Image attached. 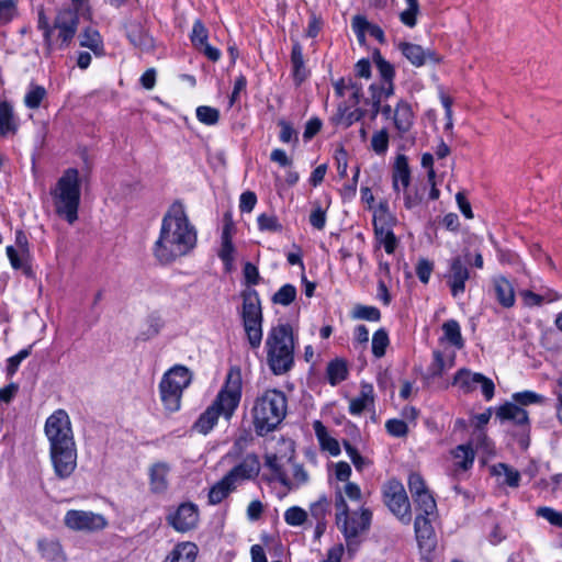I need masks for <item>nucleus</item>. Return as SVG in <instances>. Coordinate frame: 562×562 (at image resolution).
I'll return each mask as SVG.
<instances>
[{
  "label": "nucleus",
  "mask_w": 562,
  "mask_h": 562,
  "mask_svg": "<svg viewBox=\"0 0 562 562\" xmlns=\"http://www.w3.org/2000/svg\"><path fill=\"white\" fill-rule=\"evenodd\" d=\"M196 245V231L181 202L171 204L165 214L153 252L160 263H170L188 255Z\"/></svg>",
  "instance_id": "obj_1"
},
{
  "label": "nucleus",
  "mask_w": 562,
  "mask_h": 562,
  "mask_svg": "<svg viewBox=\"0 0 562 562\" xmlns=\"http://www.w3.org/2000/svg\"><path fill=\"white\" fill-rule=\"evenodd\" d=\"M241 397V375L239 370H229L226 382L213 403L200 415L193 429L207 435L217 424L220 416L226 420L234 415Z\"/></svg>",
  "instance_id": "obj_2"
},
{
  "label": "nucleus",
  "mask_w": 562,
  "mask_h": 562,
  "mask_svg": "<svg viewBox=\"0 0 562 562\" xmlns=\"http://www.w3.org/2000/svg\"><path fill=\"white\" fill-rule=\"evenodd\" d=\"M267 363L276 375L289 372L294 364V336L290 324L272 326L266 338Z\"/></svg>",
  "instance_id": "obj_3"
},
{
  "label": "nucleus",
  "mask_w": 562,
  "mask_h": 562,
  "mask_svg": "<svg viewBox=\"0 0 562 562\" xmlns=\"http://www.w3.org/2000/svg\"><path fill=\"white\" fill-rule=\"evenodd\" d=\"M55 212L69 224L78 218L80 203L79 172L75 168H68L50 190Z\"/></svg>",
  "instance_id": "obj_4"
},
{
  "label": "nucleus",
  "mask_w": 562,
  "mask_h": 562,
  "mask_svg": "<svg viewBox=\"0 0 562 562\" xmlns=\"http://www.w3.org/2000/svg\"><path fill=\"white\" fill-rule=\"evenodd\" d=\"M286 414V397L278 390H268L257 397L254 408V425L259 436L276 429Z\"/></svg>",
  "instance_id": "obj_5"
},
{
  "label": "nucleus",
  "mask_w": 562,
  "mask_h": 562,
  "mask_svg": "<svg viewBox=\"0 0 562 562\" xmlns=\"http://www.w3.org/2000/svg\"><path fill=\"white\" fill-rule=\"evenodd\" d=\"M192 381L190 370L184 366H175L162 376L159 384L160 400L164 407L169 413L179 411L183 390Z\"/></svg>",
  "instance_id": "obj_6"
},
{
  "label": "nucleus",
  "mask_w": 562,
  "mask_h": 562,
  "mask_svg": "<svg viewBox=\"0 0 562 562\" xmlns=\"http://www.w3.org/2000/svg\"><path fill=\"white\" fill-rule=\"evenodd\" d=\"M243 304L240 316L249 347L259 349L262 341V310L257 291L245 290L241 293Z\"/></svg>",
  "instance_id": "obj_7"
},
{
  "label": "nucleus",
  "mask_w": 562,
  "mask_h": 562,
  "mask_svg": "<svg viewBox=\"0 0 562 562\" xmlns=\"http://www.w3.org/2000/svg\"><path fill=\"white\" fill-rule=\"evenodd\" d=\"M44 431L49 442V449L76 443L70 418L64 409L55 411L46 419Z\"/></svg>",
  "instance_id": "obj_8"
},
{
  "label": "nucleus",
  "mask_w": 562,
  "mask_h": 562,
  "mask_svg": "<svg viewBox=\"0 0 562 562\" xmlns=\"http://www.w3.org/2000/svg\"><path fill=\"white\" fill-rule=\"evenodd\" d=\"M75 9L66 8L58 11L55 21L53 31L57 30V41L60 42L58 45L59 48L68 46V44L72 41L77 33L78 29V14L88 10L86 7L87 0H71Z\"/></svg>",
  "instance_id": "obj_9"
},
{
  "label": "nucleus",
  "mask_w": 562,
  "mask_h": 562,
  "mask_svg": "<svg viewBox=\"0 0 562 562\" xmlns=\"http://www.w3.org/2000/svg\"><path fill=\"white\" fill-rule=\"evenodd\" d=\"M384 502L389 509L403 522L411 521V504L403 484L396 480H390L383 491Z\"/></svg>",
  "instance_id": "obj_10"
},
{
  "label": "nucleus",
  "mask_w": 562,
  "mask_h": 562,
  "mask_svg": "<svg viewBox=\"0 0 562 562\" xmlns=\"http://www.w3.org/2000/svg\"><path fill=\"white\" fill-rule=\"evenodd\" d=\"M437 517V513L435 515H426L423 512H419L415 518L414 529L416 535V540L418 543V548L423 559L429 561L430 555L436 549L437 538L431 525V521Z\"/></svg>",
  "instance_id": "obj_11"
},
{
  "label": "nucleus",
  "mask_w": 562,
  "mask_h": 562,
  "mask_svg": "<svg viewBox=\"0 0 562 562\" xmlns=\"http://www.w3.org/2000/svg\"><path fill=\"white\" fill-rule=\"evenodd\" d=\"M470 260V252L464 251V256H457L450 260L449 270L445 279L451 290L452 296L457 297L465 291V282L470 279V271L467 262Z\"/></svg>",
  "instance_id": "obj_12"
},
{
  "label": "nucleus",
  "mask_w": 562,
  "mask_h": 562,
  "mask_svg": "<svg viewBox=\"0 0 562 562\" xmlns=\"http://www.w3.org/2000/svg\"><path fill=\"white\" fill-rule=\"evenodd\" d=\"M49 457L54 472L58 479H68L75 472L77 468L76 443L49 449Z\"/></svg>",
  "instance_id": "obj_13"
},
{
  "label": "nucleus",
  "mask_w": 562,
  "mask_h": 562,
  "mask_svg": "<svg viewBox=\"0 0 562 562\" xmlns=\"http://www.w3.org/2000/svg\"><path fill=\"white\" fill-rule=\"evenodd\" d=\"M64 524L76 531H98L106 526V520L100 514L71 509L66 513Z\"/></svg>",
  "instance_id": "obj_14"
},
{
  "label": "nucleus",
  "mask_w": 562,
  "mask_h": 562,
  "mask_svg": "<svg viewBox=\"0 0 562 562\" xmlns=\"http://www.w3.org/2000/svg\"><path fill=\"white\" fill-rule=\"evenodd\" d=\"M372 514L369 509L362 508L360 514L353 513V515L341 521L340 527H338L346 538L348 552L352 554L356 550L353 544H357L355 541L356 538L369 529L371 522Z\"/></svg>",
  "instance_id": "obj_15"
},
{
  "label": "nucleus",
  "mask_w": 562,
  "mask_h": 562,
  "mask_svg": "<svg viewBox=\"0 0 562 562\" xmlns=\"http://www.w3.org/2000/svg\"><path fill=\"white\" fill-rule=\"evenodd\" d=\"M453 384L459 385L465 393L472 392L480 385L487 401L494 396L495 385L493 381L481 373H472L467 369H461L457 372Z\"/></svg>",
  "instance_id": "obj_16"
},
{
  "label": "nucleus",
  "mask_w": 562,
  "mask_h": 562,
  "mask_svg": "<svg viewBox=\"0 0 562 562\" xmlns=\"http://www.w3.org/2000/svg\"><path fill=\"white\" fill-rule=\"evenodd\" d=\"M408 488L416 504L417 510L426 515H435L436 501L427 490L423 477L418 473H412L408 477Z\"/></svg>",
  "instance_id": "obj_17"
},
{
  "label": "nucleus",
  "mask_w": 562,
  "mask_h": 562,
  "mask_svg": "<svg viewBox=\"0 0 562 562\" xmlns=\"http://www.w3.org/2000/svg\"><path fill=\"white\" fill-rule=\"evenodd\" d=\"M260 472V462L256 454H247L243 461L234 467L226 475V481H229L236 488L243 482L255 479Z\"/></svg>",
  "instance_id": "obj_18"
},
{
  "label": "nucleus",
  "mask_w": 562,
  "mask_h": 562,
  "mask_svg": "<svg viewBox=\"0 0 562 562\" xmlns=\"http://www.w3.org/2000/svg\"><path fill=\"white\" fill-rule=\"evenodd\" d=\"M169 524L180 532L189 531L196 527L199 521V509L193 503L181 504L175 514L168 517Z\"/></svg>",
  "instance_id": "obj_19"
},
{
  "label": "nucleus",
  "mask_w": 562,
  "mask_h": 562,
  "mask_svg": "<svg viewBox=\"0 0 562 562\" xmlns=\"http://www.w3.org/2000/svg\"><path fill=\"white\" fill-rule=\"evenodd\" d=\"M398 48L415 67H420L428 60L432 63H440L441 60V58L435 52L429 49L426 50L417 44L401 43Z\"/></svg>",
  "instance_id": "obj_20"
},
{
  "label": "nucleus",
  "mask_w": 562,
  "mask_h": 562,
  "mask_svg": "<svg viewBox=\"0 0 562 562\" xmlns=\"http://www.w3.org/2000/svg\"><path fill=\"white\" fill-rule=\"evenodd\" d=\"M496 417L502 422H513L515 425L522 426L526 430L529 425V417L526 409L514 402H507L496 411Z\"/></svg>",
  "instance_id": "obj_21"
},
{
  "label": "nucleus",
  "mask_w": 562,
  "mask_h": 562,
  "mask_svg": "<svg viewBox=\"0 0 562 562\" xmlns=\"http://www.w3.org/2000/svg\"><path fill=\"white\" fill-rule=\"evenodd\" d=\"M493 293L496 301L505 308L515 304V290L509 280L498 276L493 279Z\"/></svg>",
  "instance_id": "obj_22"
},
{
  "label": "nucleus",
  "mask_w": 562,
  "mask_h": 562,
  "mask_svg": "<svg viewBox=\"0 0 562 562\" xmlns=\"http://www.w3.org/2000/svg\"><path fill=\"white\" fill-rule=\"evenodd\" d=\"M393 189L395 192H400L401 187L406 190L411 182V170L408 167V160L405 155H398L395 159L393 173Z\"/></svg>",
  "instance_id": "obj_23"
},
{
  "label": "nucleus",
  "mask_w": 562,
  "mask_h": 562,
  "mask_svg": "<svg viewBox=\"0 0 562 562\" xmlns=\"http://www.w3.org/2000/svg\"><path fill=\"white\" fill-rule=\"evenodd\" d=\"M170 467L165 462H157L149 469V484L154 493H162L168 487V473Z\"/></svg>",
  "instance_id": "obj_24"
},
{
  "label": "nucleus",
  "mask_w": 562,
  "mask_h": 562,
  "mask_svg": "<svg viewBox=\"0 0 562 562\" xmlns=\"http://www.w3.org/2000/svg\"><path fill=\"white\" fill-rule=\"evenodd\" d=\"M393 120L396 130L401 134L407 133L411 130L414 121V114L411 104L401 100L394 110Z\"/></svg>",
  "instance_id": "obj_25"
},
{
  "label": "nucleus",
  "mask_w": 562,
  "mask_h": 562,
  "mask_svg": "<svg viewBox=\"0 0 562 562\" xmlns=\"http://www.w3.org/2000/svg\"><path fill=\"white\" fill-rule=\"evenodd\" d=\"M374 403V392L373 386L371 384H362L360 389V394L350 400L349 402V412L352 415H359L364 409L372 406Z\"/></svg>",
  "instance_id": "obj_26"
},
{
  "label": "nucleus",
  "mask_w": 562,
  "mask_h": 562,
  "mask_svg": "<svg viewBox=\"0 0 562 562\" xmlns=\"http://www.w3.org/2000/svg\"><path fill=\"white\" fill-rule=\"evenodd\" d=\"M18 131V123L14 119L13 108L7 101H0V135L7 137L14 135Z\"/></svg>",
  "instance_id": "obj_27"
},
{
  "label": "nucleus",
  "mask_w": 562,
  "mask_h": 562,
  "mask_svg": "<svg viewBox=\"0 0 562 562\" xmlns=\"http://www.w3.org/2000/svg\"><path fill=\"white\" fill-rule=\"evenodd\" d=\"M198 548L192 542H182L177 544L167 555L165 562H194Z\"/></svg>",
  "instance_id": "obj_28"
},
{
  "label": "nucleus",
  "mask_w": 562,
  "mask_h": 562,
  "mask_svg": "<svg viewBox=\"0 0 562 562\" xmlns=\"http://www.w3.org/2000/svg\"><path fill=\"white\" fill-rule=\"evenodd\" d=\"M313 429L324 450H327L331 456H338L340 453L338 441L329 436L327 428L321 420H315L313 423Z\"/></svg>",
  "instance_id": "obj_29"
},
{
  "label": "nucleus",
  "mask_w": 562,
  "mask_h": 562,
  "mask_svg": "<svg viewBox=\"0 0 562 562\" xmlns=\"http://www.w3.org/2000/svg\"><path fill=\"white\" fill-rule=\"evenodd\" d=\"M291 63L294 80L296 85H301L306 79L308 72L304 65L302 46L297 41L292 46Z\"/></svg>",
  "instance_id": "obj_30"
},
{
  "label": "nucleus",
  "mask_w": 562,
  "mask_h": 562,
  "mask_svg": "<svg viewBox=\"0 0 562 562\" xmlns=\"http://www.w3.org/2000/svg\"><path fill=\"white\" fill-rule=\"evenodd\" d=\"M232 231L233 224L232 222H227L223 228L222 233V247L218 251V257L223 260L226 266H231L234 261V245L232 241Z\"/></svg>",
  "instance_id": "obj_31"
},
{
  "label": "nucleus",
  "mask_w": 562,
  "mask_h": 562,
  "mask_svg": "<svg viewBox=\"0 0 562 562\" xmlns=\"http://www.w3.org/2000/svg\"><path fill=\"white\" fill-rule=\"evenodd\" d=\"M443 338L458 349L463 348L464 340L461 335L460 325L454 319H449L442 324Z\"/></svg>",
  "instance_id": "obj_32"
},
{
  "label": "nucleus",
  "mask_w": 562,
  "mask_h": 562,
  "mask_svg": "<svg viewBox=\"0 0 562 562\" xmlns=\"http://www.w3.org/2000/svg\"><path fill=\"white\" fill-rule=\"evenodd\" d=\"M236 488L232 485L229 481H226L224 476L221 481L215 483L210 492H209V503L212 505L220 504L223 499H225L231 492Z\"/></svg>",
  "instance_id": "obj_33"
},
{
  "label": "nucleus",
  "mask_w": 562,
  "mask_h": 562,
  "mask_svg": "<svg viewBox=\"0 0 562 562\" xmlns=\"http://www.w3.org/2000/svg\"><path fill=\"white\" fill-rule=\"evenodd\" d=\"M38 549L41 551L42 557L49 561H59L64 558L61 546L56 540H40Z\"/></svg>",
  "instance_id": "obj_34"
},
{
  "label": "nucleus",
  "mask_w": 562,
  "mask_h": 562,
  "mask_svg": "<svg viewBox=\"0 0 562 562\" xmlns=\"http://www.w3.org/2000/svg\"><path fill=\"white\" fill-rule=\"evenodd\" d=\"M374 233L375 237L380 244L383 245L385 251L391 255L395 251L397 246V238L394 233L390 229L384 228L383 226H379L376 221H374Z\"/></svg>",
  "instance_id": "obj_35"
},
{
  "label": "nucleus",
  "mask_w": 562,
  "mask_h": 562,
  "mask_svg": "<svg viewBox=\"0 0 562 562\" xmlns=\"http://www.w3.org/2000/svg\"><path fill=\"white\" fill-rule=\"evenodd\" d=\"M5 252L13 269H22L25 274L31 273V256H21L20 249H16L14 246H8Z\"/></svg>",
  "instance_id": "obj_36"
},
{
  "label": "nucleus",
  "mask_w": 562,
  "mask_h": 562,
  "mask_svg": "<svg viewBox=\"0 0 562 562\" xmlns=\"http://www.w3.org/2000/svg\"><path fill=\"white\" fill-rule=\"evenodd\" d=\"M454 465L457 469L468 470L474 461L473 450L469 446H458L453 451Z\"/></svg>",
  "instance_id": "obj_37"
},
{
  "label": "nucleus",
  "mask_w": 562,
  "mask_h": 562,
  "mask_svg": "<svg viewBox=\"0 0 562 562\" xmlns=\"http://www.w3.org/2000/svg\"><path fill=\"white\" fill-rule=\"evenodd\" d=\"M347 373V366L341 360L330 361L327 366V376L331 385H336L344 381Z\"/></svg>",
  "instance_id": "obj_38"
},
{
  "label": "nucleus",
  "mask_w": 562,
  "mask_h": 562,
  "mask_svg": "<svg viewBox=\"0 0 562 562\" xmlns=\"http://www.w3.org/2000/svg\"><path fill=\"white\" fill-rule=\"evenodd\" d=\"M407 8L400 13L401 22L408 26L414 27L417 24V15L419 14L418 0H405Z\"/></svg>",
  "instance_id": "obj_39"
},
{
  "label": "nucleus",
  "mask_w": 562,
  "mask_h": 562,
  "mask_svg": "<svg viewBox=\"0 0 562 562\" xmlns=\"http://www.w3.org/2000/svg\"><path fill=\"white\" fill-rule=\"evenodd\" d=\"M128 38L131 43L142 49H148L153 46V40L146 33H144L137 25H133L128 30Z\"/></svg>",
  "instance_id": "obj_40"
},
{
  "label": "nucleus",
  "mask_w": 562,
  "mask_h": 562,
  "mask_svg": "<svg viewBox=\"0 0 562 562\" xmlns=\"http://www.w3.org/2000/svg\"><path fill=\"white\" fill-rule=\"evenodd\" d=\"M389 342L390 340L386 330L383 328L378 329L372 337V353L376 358L383 357Z\"/></svg>",
  "instance_id": "obj_41"
},
{
  "label": "nucleus",
  "mask_w": 562,
  "mask_h": 562,
  "mask_svg": "<svg viewBox=\"0 0 562 562\" xmlns=\"http://www.w3.org/2000/svg\"><path fill=\"white\" fill-rule=\"evenodd\" d=\"M513 402L518 406H527L530 404H542L544 397L533 391L517 392L512 395Z\"/></svg>",
  "instance_id": "obj_42"
},
{
  "label": "nucleus",
  "mask_w": 562,
  "mask_h": 562,
  "mask_svg": "<svg viewBox=\"0 0 562 562\" xmlns=\"http://www.w3.org/2000/svg\"><path fill=\"white\" fill-rule=\"evenodd\" d=\"M80 46L88 47L94 53H99L102 47L99 32L93 29H87L80 35Z\"/></svg>",
  "instance_id": "obj_43"
},
{
  "label": "nucleus",
  "mask_w": 562,
  "mask_h": 562,
  "mask_svg": "<svg viewBox=\"0 0 562 562\" xmlns=\"http://www.w3.org/2000/svg\"><path fill=\"white\" fill-rule=\"evenodd\" d=\"M266 465L278 476L282 485L291 487V482L283 472L280 458L277 454H267Z\"/></svg>",
  "instance_id": "obj_44"
},
{
  "label": "nucleus",
  "mask_w": 562,
  "mask_h": 562,
  "mask_svg": "<svg viewBox=\"0 0 562 562\" xmlns=\"http://www.w3.org/2000/svg\"><path fill=\"white\" fill-rule=\"evenodd\" d=\"M352 318L366 319L370 322H378L381 318L380 311L374 306L356 305L352 313Z\"/></svg>",
  "instance_id": "obj_45"
},
{
  "label": "nucleus",
  "mask_w": 562,
  "mask_h": 562,
  "mask_svg": "<svg viewBox=\"0 0 562 562\" xmlns=\"http://www.w3.org/2000/svg\"><path fill=\"white\" fill-rule=\"evenodd\" d=\"M296 297V289L292 284H284L273 295L272 301L276 304L286 306Z\"/></svg>",
  "instance_id": "obj_46"
},
{
  "label": "nucleus",
  "mask_w": 562,
  "mask_h": 562,
  "mask_svg": "<svg viewBox=\"0 0 562 562\" xmlns=\"http://www.w3.org/2000/svg\"><path fill=\"white\" fill-rule=\"evenodd\" d=\"M284 520L289 526H302L307 520V512L299 506H292L285 510Z\"/></svg>",
  "instance_id": "obj_47"
},
{
  "label": "nucleus",
  "mask_w": 562,
  "mask_h": 562,
  "mask_svg": "<svg viewBox=\"0 0 562 562\" xmlns=\"http://www.w3.org/2000/svg\"><path fill=\"white\" fill-rule=\"evenodd\" d=\"M372 23L364 15L357 14L351 20V27L357 35L359 43H364L366 34L369 32Z\"/></svg>",
  "instance_id": "obj_48"
},
{
  "label": "nucleus",
  "mask_w": 562,
  "mask_h": 562,
  "mask_svg": "<svg viewBox=\"0 0 562 562\" xmlns=\"http://www.w3.org/2000/svg\"><path fill=\"white\" fill-rule=\"evenodd\" d=\"M371 148L378 155H383L389 148V133L385 128L375 132L371 138Z\"/></svg>",
  "instance_id": "obj_49"
},
{
  "label": "nucleus",
  "mask_w": 562,
  "mask_h": 562,
  "mask_svg": "<svg viewBox=\"0 0 562 562\" xmlns=\"http://www.w3.org/2000/svg\"><path fill=\"white\" fill-rule=\"evenodd\" d=\"M196 117L203 124L214 125L218 122L220 112L215 108L201 105L196 109Z\"/></svg>",
  "instance_id": "obj_50"
},
{
  "label": "nucleus",
  "mask_w": 562,
  "mask_h": 562,
  "mask_svg": "<svg viewBox=\"0 0 562 562\" xmlns=\"http://www.w3.org/2000/svg\"><path fill=\"white\" fill-rule=\"evenodd\" d=\"M18 14L15 0H0V25L8 24Z\"/></svg>",
  "instance_id": "obj_51"
},
{
  "label": "nucleus",
  "mask_w": 562,
  "mask_h": 562,
  "mask_svg": "<svg viewBox=\"0 0 562 562\" xmlns=\"http://www.w3.org/2000/svg\"><path fill=\"white\" fill-rule=\"evenodd\" d=\"M209 32L204 24L196 20L192 27L191 41L192 44L199 49L207 43Z\"/></svg>",
  "instance_id": "obj_52"
},
{
  "label": "nucleus",
  "mask_w": 562,
  "mask_h": 562,
  "mask_svg": "<svg viewBox=\"0 0 562 562\" xmlns=\"http://www.w3.org/2000/svg\"><path fill=\"white\" fill-rule=\"evenodd\" d=\"M329 508L330 502L323 496L310 506V513L316 521H324Z\"/></svg>",
  "instance_id": "obj_53"
},
{
  "label": "nucleus",
  "mask_w": 562,
  "mask_h": 562,
  "mask_svg": "<svg viewBox=\"0 0 562 562\" xmlns=\"http://www.w3.org/2000/svg\"><path fill=\"white\" fill-rule=\"evenodd\" d=\"M38 29L43 31L46 50L47 54H50L54 49V43L52 40L53 27L49 25L43 11L38 13Z\"/></svg>",
  "instance_id": "obj_54"
},
{
  "label": "nucleus",
  "mask_w": 562,
  "mask_h": 562,
  "mask_svg": "<svg viewBox=\"0 0 562 562\" xmlns=\"http://www.w3.org/2000/svg\"><path fill=\"white\" fill-rule=\"evenodd\" d=\"M452 366V359L447 363L440 351H434V362L429 367V373L431 376H439L443 373L445 370L450 369Z\"/></svg>",
  "instance_id": "obj_55"
},
{
  "label": "nucleus",
  "mask_w": 562,
  "mask_h": 562,
  "mask_svg": "<svg viewBox=\"0 0 562 562\" xmlns=\"http://www.w3.org/2000/svg\"><path fill=\"white\" fill-rule=\"evenodd\" d=\"M260 231L281 232L282 225L274 215L260 214L257 218Z\"/></svg>",
  "instance_id": "obj_56"
},
{
  "label": "nucleus",
  "mask_w": 562,
  "mask_h": 562,
  "mask_svg": "<svg viewBox=\"0 0 562 562\" xmlns=\"http://www.w3.org/2000/svg\"><path fill=\"white\" fill-rule=\"evenodd\" d=\"M46 95V91L43 87L36 86L29 91L24 98V103L30 109H37L41 102Z\"/></svg>",
  "instance_id": "obj_57"
},
{
  "label": "nucleus",
  "mask_w": 562,
  "mask_h": 562,
  "mask_svg": "<svg viewBox=\"0 0 562 562\" xmlns=\"http://www.w3.org/2000/svg\"><path fill=\"white\" fill-rule=\"evenodd\" d=\"M497 474H504L505 476V483L512 487H517L519 485L520 481V474L518 471L509 468L508 465L504 463H499L496 467Z\"/></svg>",
  "instance_id": "obj_58"
},
{
  "label": "nucleus",
  "mask_w": 562,
  "mask_h": 562,
  "mask_svg": "<svg viewBox=\"0 0 562 562\" xmlns=\"http://www.w3.org/2000/svg\"><path fill=\"white\" fill-rule=\"evenodd\" d=\"M537 515L548 520L551 525L562 528V512L551 507H539Z\"/></svg>",
  "instance_id": "obj_59"
},
{
  "label": "nucleus",
  "mask_w": 562,
  "mask_h": 562,
  "mask_svg": "<svg viewBox=\"0 0 562 562\" xmlns=\"http://www.w3.org/2000/svg\"><path fill=\"white\" fill-rule=\"evenodd\" d=\"M335 507H336V524L338 527H340L341 521L349 517L348 505L344 498L341 490L337 491V493H336Z\"/></svg>",
  "instance_id": "obj_60"
},
{
  "label": "nucleus",
  "mask_w": 562,
  "mask_h": 562,
  "mask_svg": "<svg viewBox=\"0 0 562 562\" xmlns=\"http://www.w3.org/2000/svg\"><path fill=\"white\" fill-rule=\"evenodd\" d=\"M373 61L383 79L384 80H393L394 78V68L393 66L385 60L380 54L374 56Z\"/></svg>",
  "instance_id": "obj_61"
},
{
  "label": "nucleus",
  "mask_w": 562,
  "mask_h": 562,
  "mask_svg": "<svg viewBox=\"0 0 562 562\" xmlns=\"http://www.w3.org/2000/svg\"><path fill=\"white\" fill-rule=\"evenodd\" d=\"M369 90L371 95L366 100V103L371 105L370 119L374 121L381 111V102L383 99L376 94V85H371Z\"/></svg>",
  "instance_id": "obj_62"
},
{
  "label": "nucleus",
  "mask_w": 562,
  "mask_h": 562,
  "mask_svg": "<svg viewBox=\"0 0 562 562\" xmlns=\"http://www.w3.org/2000/svg\"><path fill=\"white\" fill-rule=\"evenodd\" d=\"M387 432L394 437H404L407 434V424L401 419H390L385 424Z\"/></svg>",
  "instance_id": "obj_63"
},
{
  "label": "nucleus",
  "mask_w": 562,
  "mask_h": 562,
  "mask_svg": "<svg viewBox=\"0 0 562 562\" xmlns=\"http://www.w3.org/2000/svg\"><path fill=\"white\" fill-rule=\"evenodd\" d=\"M257 203V196L252 191H245L239 199V209L241 212L250 213Z\"/></svg>",
  "instance_id": "obj_64"
}]
</instances>
